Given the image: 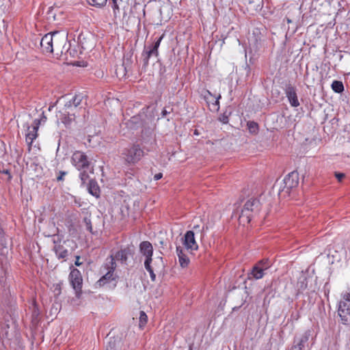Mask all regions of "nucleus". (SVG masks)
Returning a JSON list of instances; mask_svg holds the SVG:
<instances>
[{"instance_id":"45","label":"nucleus","mask_w":350,"mask_h":350,"mask_svg":"<svg viewBox=\"0 0 350 350\" xmlns=\"http://www.w3.org/2000/svg\"><path fill=\"white\" fill-rule=\"evenodd\" d=\"M162 177H163V174H162V173H158V174H156L154 176V180H160Z\"/></svg>"},{"instance_id":"14","label":"nucleus","mask_w":350,"mask_h":350,"mask_svg":"<svg viewBox=\"0 0 350 350\" xmlns=\"http://www.w3.org/2000/svg\"><path fill=\"white\" fill-rule=\"evenodd\" d=\"M133 254V250L129 247H126L121 249L118 251L115 256L113 257L115 261L118 260L120 261L123 264H126L128 259L131 257Z\"/></svg>"},{"instance_id":"57","label":"nucleus","mask_w":350,"mask_h":350,"mask_svg":"<svg viewBox=\"0 0 350 350\" xmlns=\"http://www.w3.org/2000/svg\"><path fill=\"white\" fill-rule=\"evenodd\" d=\"M345 295H350V293H346Z\"/></svg>"},{"instance_id":"19","label":"nucleus","mask_w":350,"mask_h":350,"mask_svg":"<svg viewBox=\"0 0 350 350\" xmlns=\"http://www.w3.org/2000/svg\"><path fill=\"white\" fill-rule=\"evenodd\" d=\"M10 320L5 317V321L0 323V336L9 338Z\"/></svg>"},{"instance_id":"15","label":"nucleus","mask_w":350,"mask_h":350,"mask_svg":"<svg viewBox=\"0 0 350 350\" xmlns=\"http://www.w3.org/2000/svg\"><path fill=\"white\" fill-rule=\"evenodd\" d=\"M267 269V265L259 266V265H255L250 273L249 278H253L256 280L261 279L265 275V271Z\"/></svg>"},{"instance_id":"46","label":"nucleus","mask_w":350,"mask_h":350,"mask_svg":"<svg viewBox=\"0 0 350 350\" xmlns=\"http://www.w3.org/2000/svg\"><path fill=\"white\" fill-rule=\"evenodd\" d=\"M64 44V43H62V41L57 42V47H55L57 50H59L60 53H62V46Z\"/></svg>"},{"instance_id":"43","label":"nucleus","mask_w":350,"mask_h":350,"mask_svg":"<svg viewBox=\"0 0 350 350\" xmlns=\"http://www.w3.org/2000/svg\"><path fill=\"white\" fill-rule=\"evenodd\" d=\"M335 176L338 179V181H341L342 180V178L345 176V175L343 173L336 172L335 174Z\"/></svg>"},{"instance_id":"5","label":"nucleus","mask_w":350,"mask_h":350,"mask_svg":"<svg viewBox=\"0 0 350 350\" xmlns=\"http://www.w3.org/2000/svg\"><path fill=\"white\" fill-rule=\"evenodd\" d=\"M338 315L342 324L350 325V295H344L339 301Z\"/></svg>"},{"instance_id":"56","label":"nucleus","mask_w":350,"mask_h":350,"mask_svg":"<svg viewBox=\"0 0 350 350\" xmlns=\"http://www.w3.org/2000/svg\"><path fill=\"white\" fill-rule=\"evenodd\" d=\"M208 230V226L205 225V230Z\"/></svg>"},{"instance_id":"28","label":"nucleus","mask_w":350,"mask_h":350,"mask_svg":"<svg viewBox=\"0 0 350 350\" xmlns=\"http://www.w3.org/2000/svg\"><path fill=\"white\" fill-rule=\"evenodd\" d=\"M200 96L206 101L208 105H210L211 98L215 96L208 90H202L200 92Z\"/></svg>"},{"instance_id":"11","label":"nucleus","mask_w":350,"mask_h":350,"mask_svg":"<svg viewBox=\"0 0 350 350\" xmlns=\"http://www.w3.org/2000/svg\"><path fill=\"white\" fill-rule=\"evenodd\" d=\"M40 124V120L39 119H35L33 122V124L31 126L29 125H27V132L25 135V140L29 146V150H30L31 144L33 142V140L37 137L38 136V131L39 129Z\"/></svg>"},{"instance_id":"36","label":"nucleus","mask_w":350,"mask_h":350,"mask_svg":"<svg viewBox=\"0 0 350 350\" xmlns=\"http://www.w3.org/2000/svg\"><path fill=\"white\" fill-rule=\"evenodd\" d=\"M165 37V33H162L157 40L154 41V44L152 46H150L151 48L154 49V51H159V47L160 46V44L162 41V40Z\"/></svg>"},{"instance_id":"55","label":"nucleus","mask_w":350,"mask_h":350,"mask_svg":"<svg viewBox=\"0 0 350 350\" xmlns=\"http://www.w3.org/2000/svg\"><path fill=\"white\" fill-rule=\"evenodd\" d=\"M194 134H195V135H198V132H197V131H196V130L194 131Z\"/></svg>"},{"instance_id":"42","label":"nucleus","mask_w":350,"mask_h":350,"mask_svg":"<svg viewBox=\"0 0 350 350\" xmlns=\"http://www.w3.org/2000/svg\"><path fill=\"white\" fill-rule=\"evenodd\" d=\"M59 175L57 177V180L58 181H61L64 179V176L67 174V172L64 171H59Z\"/></svg>"},{"instance_id":"7","label":"nucleus","mask_w":350,"mask_h":350,"mask_svg":"<svg viewBox=\"0 0 350 350\" xmlns=\"http://www.w3.org/2000/svg\"><path fill=\"white\" fill-rule=\"evenodd\" d=\"M144 154V150L139 145L134 144L129 148H126L122 152L124 161L129 164L137 163Z\"/></svg>"},{"instance_id":"17","label":"nucleus","mask_w":350,"mask_h":350,"mask_svg":"<svg viewBox=\"0 0 350 350\" xmlns=\"http://www.w3.org/2000/svg\"><path fill=\"white\" fill-rule=\"evenodd\" d=\"M155 56L156 57L159 55V51H155L154 49L151 48L150 46L148 47V49L146 50V49L142 53V57H143V62H144V66L146 67L149 64V59L151 56Z\"/></svg>"},{"instance_id":"3","label":"nucleus","mask_w":350,"mask_h":350,"mask_svg":"<svg viewBox=\"0 0 350 350\" xmlns=\"http://www.w3.org/2000/svg\"><path fill=\"white\" fill-rule=\"evenodd\" d=\"M105 267L107 271L97 281L96 284L99 286H104L113 283V287H116L118 275L114 273V271L116 269V263L112 255L110 256V260L108 263H106Z\"/></svg>"},{"instance_id":"30","label":"nucleus","mask_w":350,"mask_h":350,"mask_svg":"<svg viewBox=\"0 0 350 350\" xmlns=\"http://www.w3.org/2000/svg\"><path fill=\"white\" fill-rule=\"evenodd\" d=\"M192 230L194 231L195 234H200V237L202 239L204 237L205 235V225H194Z\"/></svg>"},{"instance_id":"48","label":"nucleus","mask_w":350,"mask_h":350,"mask_svg":"<svg viewBox=\"0 0 350 350\" xmlns=\"http://www.w3.org/2000/svg\"><path fill=\"white\" fill-rule=\"evenodd\" d=\"M168 113H170V111H167L165 108L161 111V118H165Z\"/></svg>"},{"instance_id":"29","label":"nucleus","mask_w":350,"mask_h":350,"mask_svg":"<svg viewBox=\"0 0 350 350\" xmlns=\"http://www.w3.org/2000/svg\"><path fill=\"white\" fill-rule=\"evenodd\" d=\"M44 237H51L52 242L54 244V247L57 245H61L62 238L57 234H46L45 232L44 233Z\"/></svg>"},{"instance_id":"23","label":"nucleus","mask_w":350,"mask_h":350,"mask_svg":"<svg viewBox=\"0 0 350 350\" xmlns=\"http://www.w3.org/2000/svg\"><path fill=\"white\" fill-rule=\"evenodd\" d=\"M331 88L337 94H341L345 90L343 83L341 81L334 80L331 84Z\"/></svg>"},{"instance_id":"10","label":"nucleus","mask_w":350,"mask_h":350,"mask_svg":"<svg viewBox=\"0 0 350 350\" xmlns=\"http://www.w3.org/2000/svg\"><path fill=\"white\" fill-rule=\"evenodd\" d=\"M69 278L71 286L76 291V293L78 294L81 292L82 288L83 279L81 272L76 268L71 269Z\"/></svg>"},{"instance_id":"18","label":"nucleus","mask_w":350,"mask_h":350,"mask_svg":"<svg viewBox=\"0 0 350 350\" xmlns=\"http://www.w3.org/2000/svg\"><path fill=\"white\" fill-rule=\"evenodd\" d=\"M64 43V44L62 46V54L69 55L72 57H76L77 51L75 48H71L70 41H68L67 39Z\"/></svg>"},{"instance_id":"37","label":"nucleus","mask_w":350,"mask_h":350,"mask_svg":"<svg viewBox=\"0 0 350 350\" xmlns=\"http://www.w3.org/2000/svg\"><path fill=\"white\" fill-rule=\"evenodd\" d=\"M82 99H83V96L81 94H75L72 98V102L73 103L75 108H77L81 104Z\"/></svg>"},{"instance_id":"12","label":"nucleus","mask_w":350,"mask_h":350,"mask_svg":"<svg viewBox=\"0 0 350 350\" xmlns=\"http://www.w3.org/2000/svg\"><path fill=\"white\" fill-rule=\"evenodd\" d=\"M284 93L290 105L292 107H297L299 106L300 103L297 98L296 89L294 86L290 83L286 85L284 88Z\"/></svg>"},{"instance_id":"26","label":"nucleus","mask_w":350,"mask_h":350,"mask_svg":"<svg viewBox=\"0 0 350 350\" xmlns=\"http://www.w3.org/2000/svg\"><path fill=\"white\" fill-rule=\"evenodd\" d=\"M213 98H215L214 102L211 100L210 105H208L209 109L212 111H218L219 109V99L221 98V95L219 94L217 97L214 96Z\"/></svg>"},{"instance_id":"16","label":"nucleus","mask_w":350,"mask_h":350,"mask_svg":"<svg viewBox=\"0 0 350 350\" xmlns=\"http://www.w3.org/2000/svg\"><path fill=\"white\" fill-rule=\"evenodd\" d=\"M139 252L144 256H152L153 247L149 241H142L139 244Z\"/></svg>"},{"instance_id":"31","label":"nucleus","mask_w":350,"mask_h":350,"mask_svg":"<svg viewBox=\"0 0 350 350\" xmlns=\"http://www.w3.org/2000/svg\"><path fill=\"white\" fill-rule=\"evenodd\" d=\"M87 2L92 6L101 8L106 5L107 0H86Z\"/></svg>"},{"instance_id":"54","label":"nucleus","mask_w":350,"mask_h":350,"mask_svg":"<svg viewBox=\"0 0 350 350\" xmlns=\"http://www.w3.org/2000/svg\"><path fill=\"white\" fill-rule=\"evenodd\" d=\"M290 31H291V27L288 26V32Z\"/></svg>"},{"instance_id":"34","label":"nucleus","mask_w":350,"mask_h":350,"mask_svg":"<svg viewBox=\"0 0 350 350\" xmlns=\"http://www.w3.org/2000/svg\"><path fill=\"white\" fill-rule=\"evenodd\" d=\"M89 169H84L79 171V178L81 180L82 184H84L86 183L88 179L89 178V174L88 173Z\"/></svg>"},{"instance_id":"13","label":"nucleus","mask_w":350,"mask_h":350,"mask_svg":"<svg viewBox=\"0 0 350 350\" xmlns=\"http://www.w3.org/2000/svg\"><path fill=\"white\" fill-rule=\"evenodd\" d=\"M183 245L187 250L196 251L198 249V245L195 239V232L193 230H188L185 232L183 237Z\"/></svg>"},{"instance_id":"24","label":"nucleus","mask_w":350,"mask_h":350,"mask_svg":"<svg viewBox=\"0 0 350 350\" xmlns=\"http://www.w3.org/2000/svg\"><path fill=\"white\" fill-rule=\"evenodd\" d=\"M247 128L252 135H256L259 131L258 124L254 121H248L247 122Z\"/></svg>"},{"instance_id":"47","label":"nucleus","mask_w":350,"mask_h":350,"mask_svg":"<svg viewBox=\"0 0 350 350\" xmlns=\"http://www.w3.org/2000/svg\"><path fill=\"white\" fill-rule=\"evenodd\" d=\"M79 259H80V256H76V260L75 262V265L77 267H79L80 265H82V262L79 261Z\"/></svg>"},{"instance_id":"8","label":"nucleus","mask_w":350,"mask_h":350,"mask_svg":"<svg viewBox=\"0 0 350 350\" xmlns=\"http://www.w3.org/2000/svg\"><path fill=\"white\" fill-rule=\"evenodd\" d=\"M144 257V267L146 270L149 273L151 280L154 282L156 280V275L154 271L158 272L160 270H162L164 267L163 258L161 257L158 258L157 260H154L153 265H152L151 264L152 262V256H146Z\"/></svg>"},{"instance_id":"38","label":"nucleus","mask_w":350,"mask_h":350,"mask_svg":"<svg viewBox=\"0 0 350 350\" xmlns=\"http://www.w3.org/2000/svg\"><path fill=\"white\" fill-rule=\"evenodd\" d=\"M148 317L144 311H141L139 313V326L143 327L147 323Z\"/></svg>"},{"instance_id":"20","label":"nucleus","mask_w":350,"mask_h":350,"mask_svg":"<svg viewBox=\"0 0 350 350\" xmlns=\"http://www.w3.org/2000/svg\"><path fill=\"white\" fill-rule=\"evenodd\" d=\"M58 259H65L68 256V250L63 245H57L53 249Z\"/></svg>"},{"instance_id":"44","label":"nucleus","mask_w":350,"mask_h":350,"mask_svg":"<svg viewBox=\"0 0 350 350\" xmlns=\"http://www.w3.org/2000/svg\"><path fill=\"white\" fill-rule=\"evenodd\" d=\"M111 1H112V3H113L112 8H113V11L115 12L116 10H119L117 0H111Z\"/></svg>"},{"instance_id":"52","label":"nucleus","mask_w":350,"mask_h":350,"mask_svg":"<svg viewBox=\"0 0 350 350\" xmlns=\"http://www.w3.org/2000/svg\"><path fill=\"white\" fill-rule=\"evenodd\" d=\"M3 173L5 174H10V172H9V171L8 170H4Z\"/></svg>"},{"instance_id":"49","label":"nucleus","mask_w":350,"mask_h":350,"mask_svg":"<svg viewBox=\"0 0 350 350\" xmlns=\"http://www.w3.org/2000/svg\"><path fill=\"white\" fill-rule=\"evenodd\" d=\"M297 26L293 25V27H292V29H291V34H294L297 31Z\"/></svg>"},{"instance_id":"4","label":"nucleus","mask_w":350,"mask_h":350,"mask_svg":"<svg viewBox=\"0 0 350 350\" xmlns=\"http://www.w3.org/2000/svg\"><path fill=\"white\" fill-rule=\"evenodd\" d=\"M260 208V201L257 198H250L245 203L239 215L240 223H249L252 217V213Z\"/></svg>"},{"instance_id":"6","label":"nucleus","mask_w":350,"mask_h":350,"mask_svg":"<svg viewBox=\"0 0 350 350\" xmlns=\"http://www.w3.org/2000/svg\"><path fill=\"white\" fill-rule=\"evenodd\" d=\"M314 330L308 329L301 335L295 336L293 340V345L289 350H306L308 347L309 340H313Z\"/></svg>"},{"instance_id":"25","label":"nucleus","mask_w":350,"mask_h":350,"mask_svg":"<svg viewBox=\"0 0 350 350\" xmlns=\"http://www.w3.org/2000/svg\"><path fill=\"white\" fill-rule=\"evenodd\" d=\"M72 116H74V114L70 115V113H68V116H66V114H62V113L60 114V116H58V115H57V118L60 119L62 120V122L64 123L66 126L70 125L71 122L72 121V120H74V117Z\"/></svg>"},{"instance_id":"35","label":"nucleus","mask_w":350,"mask_h":350,"mask_svg":"<svg viewBox=\"0 0 350 350\" xmlns=\"http://www.w3.org/2000/svg\"><path fill=\"white\" fill-rule=\"evenodd\" d=\"M74 109H75V108L74 107L73 103L72 102V98L65 103L64 107V110L65 113H67L69 114L71 111H72L74 110Z\"/></svg>"},{"instance_id":"33","label":"nucleus","mask_w":350,"mask_h":350,"mask_svg":"<svg viewBox=\"0 0 350 350\" xmlns=\"http://www.w3.org/2000/svg\"><path fill=\"white\" fill-rule=\"evenodd\" d=\"M106 350H119L116 340L112 338H109L106 346Z\"/></svg>"},{"instance_id":"2","label":"nucleus","mask_w":350,"mask_h":350,"mask_svg":"<svg viewBox=\"0 0 350 350\" xmlns=\"http://www.w3.org/2000/svg\"><path fill=\"white\" fill-rule=\"evenodd\" d=\"M299 184V174L296 171L288 173L280 183L273 185L274 189H278L280 196H288L291 190Z\"/></svg>"},{"instance_id":"32","label":"nucleus","mask_w":350,"mask_h":350,"mask_svg":"<svg viewBox=\"0 0 350 350\" xmlns=\"http://www.w3.org/2000/svg\"><path fill=\"white\" fill-rule=\"evenodd\" d=\"M189 258L187 257L186 254L180 256L178 258V262L182 268L187 267L189 263Z\"/></svg>"},{"instance_id":"50","label":"nucleus","mask_w":350,"mask_h":350,"mask_svg":"<svg viewBox=\"0 0 350 350\" xmlns=\"http://www.w3.org/2000/svg\"><path fill=\"white\" fill-rule=\"evenodd\" d=\"M286 22L288 24H293V21L291 19L288 18H286Z\"/></svg>"},{"instance_id":"1","label":"nucleus","mask_w":350,"mask_h":350,"mask_svg":"<svg viewBox=\"0 0 350 350\" xmlns=\"http://www.w3.org/2000/svg\"><path fill=\"white\" fill-rule=\"evenodd\" d=\"M68 33L65 31H53L46 33L40 40V44L42 51L44 53H52L55 47H57V42H65L67 40Z\"/></svg>"},{"instance_id":"41","label":"nucleus","mask_w":350,"mask_h":350,"mask_svg":"<svg viewBox=\"0 0 350 350\" xmlns=\"http://www.w3.org/2000/svg\"><path fill=\"white\" fill-rule=\"evenodd\" d=\"M256 265H259V266L267 265L268 268L270 266L268 259L261 260Z\"/></svg>"},{"instance_id":"9","label":"nucleus","mask_w":350,"mask_h":350,"mask_svg":"<svg viewBox=\"0 0 350 350\" xmlns=\"http://www.w3.org/2000/svg\"><path fill=\"white\" fill-rule=\"evenodd\" d=\"M72 163L77 170L89 169L90 161L86 154L81 151H76L73 153L72 158Z\"/></svg>"},{"instance_id":"53","label":"nucleus","mask_w":350,"mask_h":350,"mask_svg":"<svg viewBox=\"0 0 350 350\" xmlns=\"http://www.w3.org/2000/svg\"><path fill=\"white\" fill-rule=\"evenodd\" d=\"M53 107H54V105L49 106V110L51 111Z\"/></svg>"},{"instance_id":"22","label":"nucleus","mask_w":350,"mask_h":350,"mask_svg":"<svg viewBox=\"0 0 350 350\" xmlns=\"http://www.w3.org/2000/svg\"><path fill=\"white\" fill-rule=\"evenodd\" d=\"M308 280L309 278L305 275H301L299 278L297 284L299 293H302L308 288Z\"/></svg>"},{"instance_id":"40","label":"nucleus","mask_w":350,"mask_h":350,"mask_svg":"<svg viewBox=\"0 0 350 350\" xmlns=\"http://www.w3.org/2000/svg\"><path fill=\"white\" fill-rule=\"evenodd\" d=\"M176 254H177L178 258H179V256H183L185 254L183 251V249L180 246L176 247Z\"/></svg>"},{"instance_id":"27","label":"nucleus","mask_w":350,"mask_h":350,"mask_svg":"<svg viewBox=\"0 0 350 350\" xmlns=\"http://www.w3.org/2000/svg\"><path fill=\"white\" fill-rule=\"evenodd\" d=\"M231 114L232 112L226 109L219 115L218 120L221 123L226 124L229 122V117L231 116Z\"/></svg>"},{"instance_id":"21","label":"nucleus","mask_w":350,"mask_h":350,"mask_svg":"<svg viewBox=\"0 0 350 350\" xmlns=\"http://www.w3.org/2000/svg\"><path fill=\"white\" fill-rule=\"evenodd\" d=\"M143 119L140 115L134 116L131 118L127 123L128 126L132 129H137L142 125Z\"/></svg>"},{"instance_id":"39","label":"nucleus","mask_w":350,"mask_h":350,"mask_svg":"<svg viewBox=\"0 0 350 350\" xmlns=\"http://www.w3.org/2000/svg\"><path fill=\"white\" fill-rule=\"evenodd\" d=\"M83 222L85 224L86 230H88L90 232L92 233L93 228L92 225L91 219L90 217H85L83 218Z\"/></svg>"},{"instance_id":"51","label":"nucleus","mask_w":350,"mask_h":350,"mask_svg":"<svg viewBox=\"0 0 350 350\" xmlns=\"http://www.w3.org/2000/svg\"><path fill=\"white\" fill-rule=\"evenodd\" d=\"M90 193L92 195H93V196H96V193H94L91 188H90Z\"/></svg>"}]
</instances>
